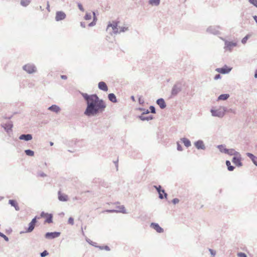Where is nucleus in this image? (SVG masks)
<instances>
[{"label": "nucleus", "mask_w": 257, "mask_h": 257, "mask_svg": "<svg viewBox=\"0 0 257 257\" xmlns=\"http://www.w3.org/2000/svg\"><path fill=\"white\" fill-rule=\"evenodd\" d=\"M87 104L84 114L87 116H95L102 113L106 105L103 100L100 99L96 94H88L80 92Z\"/></svg>", "instance_id": "obj_1"}, {"label": "nucleus", "mask_w": 257, "mask_h": 257, "mask_svg": "<svg viewBox=\"0 0 257 257\" xmlns=\"http://www.w3.org/2000/svg\"><path fill=\"white\" fill-rule=\"evenodd\" d=\"M226 111L227 108L224 106H220L217 109L212 108L210 110L211 115L213 116H217L218 117H222Z\"/></svg>", "instance_id": "obj_2"}, {"label": "nucleus", "mask_w": 257, "mask_h": 257, "mask_svg": "<svg viewBox=\"0 0 257 257\" xmlns=\"http://www.w3.org/2000/svg\"><path fill=\"white\" fill-rule=\"evenodd\" d=\"M182 89V84L180 81H177L173 85L171 95L173 96H176Z\"/></svg>", "instance_id": "obj_3"}, {"label": "nucleus", "mask_w": 257, "mask_h": 257, "mask_svg": "<svg viewBox=\"0 0 257 257\" xmlns=\"http://www.w3.org/2000/svg\"><path fill=\"white\" fill-rule=\"evenodd\" d=\"M23 69L29 74H32L37 71V68L33 64L28 63L23 66Z\"/></svg>", "instance_id": "obj_4"}, {"label": "nucleus", "mask_w": 257, "mask_h": 257, "mask_svg": "<svg viewBox=\"0 0 257 257\" xmlns=\"http://www.w3.org/2000/svg\"><path fill=\"white\" fill-rule=\"evenodd\" d=\"M220 39L224 41L225 46L224 47V49L225 50H228L230 52H231L232 48L237 46L236 42L228 41L221 37L220 38Z\"/></svg>", "instance_id": "obj_5"}, {"label": "nucleus", "mask_w": 257, "mask_h": 257, "mask_svg": "<svg viewBox=\"0 0 257 257\" xmlns=\"http://www.w3.org/2000/svg\"><path fill=\"white\" fill-rule=\"evenodd\" d=\"M154 188H155L156 190L157 191L158 194H159V197L161 199H163L164 198H166L168 194L167 193L165 192V191L164 189H162V187L161 185L156 186L154 185Z\"/></svg>", "instance_id": "obj_6"}, {"label": "nucleus", "mask_w": 257, "mask_h": 257, "mask_svg": "<svg viewBox=\"0 0 257 257\" xmlns=\"http://www.w3.org/2000/svg\"><path fill=\"white\" fill-rule=\"evenodd\" d=\"M37 219H40L39 217L35 216L32 219L31 221L29 223V226L26 229V233H30L33 231L35 228L36 223L37 222Z\"/></svg>", "instance_id": "obj_7"}, {"label": "nucleus", "mask_w": 257, "mask_h": 257, "mask_svg": "<svg viewBox=\"0 0 257 257\" xmlns=\"http://www.w3.org/2000/svg\"><path fill=\"white\" fill-rule=\"evenodd\" d=\"M221 28L219 26H210L207 29V32L213 35H219L220 34L219 30Z\"/></svg>", "instance_id": "obj_8"}, {"label": "nucleus", "mask_w": 257, "mask_h": 257, "mask_svg": "<svg viewBox=\"0 0 257 257\" xmlns=\"http://www.w3.org/2000/svg\"><path fill=\"white\" fill-rule=\"evenodd\" d=\"M60 232H48L45 233V237L47 239H52L58 237L60 235Z\"/></svg>", "instance_id": "obj_9"}, {"label": "nucleus", "mask_w": 257, "mask_h": 257, "mask_svg": "<svg viewBox=\"0 0 257 257\" xmlns=\"http://www.w3.org/2000/svg\"><path fill=\"white\" fill-rule=\"evenodd\" d=\"M231 69H232L231 67H229L227 66V65H225L221 68H216L215 70H216V71H217L220 73H221L223 74H227L229 72H230L231 71Z\"/></svg>", "instance_id": "obj_10"}, {"label": "nucleus", "mask_w": 257, "mask_h": 257, "mask_svg": "<svg viewBox=\"0 0 257 257\" xmlns=\"http://www.w3.org/2000/svg\"><path fill=\"white\" fill-rule=\"evenodd\" d=\"M118 24L117 22H113L112 23H109L108 24L107 27V30L109 29V27H111L113 31L112 33L114 34H119V31L118 28Z\"/></svg>", "instance_id": "obj_11"}, {"label": "nucleus", "mask_w": 257, "mask_h": 257, "mask_svg": "<svg viewBox=\"0 0 257 257\" xmlns=\"http://www.w3.org/2000/svg\"><path fill=\"white\" fill-rule=\"evenodd\" d=\"M116 208L117 209H109L106 210V211L109 213L121 212L122 213H126L125 207L123 205L117 206Z\"/></svg>", "instance_id": "obj_12"}, {"label": "nucleus", "mask_w": 257, "mask_h": 257, "mask_svg": "<svg viewBox=\"0 0 257 257\" xmlns=\"http://www.w3.org/2000/svg\"><path fill=\"white\" fill-rule=\"evenodd\" d=\"M194 145L198 150H204L206 149L204 143L202 140H199L194 142Z\"/></svg>", "instance_id": "obj_13"}, {"label": "nucleus", "mask_w": 257, "mask_h": 257, "mask_svg": "<svg viewBox=\"0 0 257 257\" xmlns=\"http://www.w3.org/2000/svg\"><path fill=\"white\" fill-rule=\"evenodd\" d=\"M2 126L4 127L5 130L9 133V132L12 131V127L13 126V122L11 121H8V122L1 124Z\"/></svg>", "instance_id": "obj_14"}, {"label": "nucleus", "mask_w": 257, "mask_h": 257, "mask_svg": "<svg viewBox=\"0 0 257 257\" xmlns=\"http://www.w3.org/2000/svg\"><path fill=\"white\" fill-rule=\"evenodd\" d=\"M66 17V14L62 11H58L56 13L55 20L56 21H60L65 19Z\"/></svg>", "instance_id": "obj_15"}, {"label": "nucleus", "mask_w": 257, "mask_h": 257, "mask_svg": "<svg viewBox=\"0 0 257 257\" xmlns=\"http://www.w3.org/2000/svg\"><path fill=\"white\" fill-rule=\"evenodd\" d=\"M150 226L155 229L158 233H162L164 231V229L162 228L158 223H151Z\"/></svg>", "instance_id": "obj_16"}, {"label": "nucleus", "mask_w": 257, "mask_h": 257, "mask_svg": "<svg viewBox=\"0 0 257 257\" xmlns=\"http://www.w3.org/2000/svg\"><path fill=\"white\" fill-rule=\"evenodd\" d=\"M241 157H233L232 159V162L235 166H236L238 167H241L243 165L241 162Z\"/></svg>", "instance_id": "obj_17"}, {"label": "nucleus", "mask_w": 257, "mask_h": 257, "mask_svg": "<svg viewBox=\"0 0 257 257\" xmlns=\"http://www.w3.org/2000/svg\"><path fill=\"white\" fill-rule=\"evenodd\" d=\"M58 199L60 201L65 202L68 200V196L64 193H62L61 191H58Z\"/></svg>", "instance_id": "obj_18"}, {"label": "nucleus", "mask_w": 257, "mask_h": 257, "mask_svg": "<svg viewBox=\"0 0 257 257\" xmlns=\"http://www.w3.org/2000/svg\"><path fill=\"white\" fill-rule=\"evenodd\" d=\"M33 139L31 134H22L19 137V139L21 140H24L25 141H31Z\"/></svg>", "instance_id": "obj_19"}, {"label": "nucleus", "mask_w": 257, "mask_h": 257, "mask_svg": "<svg viewBox=\"0 0 257 257\" xmlns=\"http://www.w3.org/2000/svg\"><path fill=\"white\" fill-rule=\"evenodd\" d=\"M48 109L50 111L58 113V112H60L61 108L59 106L55 104H53L49 106L48 108Z\"/></svg>", "instance_id": "obj_20"}, {"label": "nucleus", "mask_w": 257, "mask_h": 257, "mask_svg": "<svg viewBox=\"0 0 257 257\" xmlns=\"http://www.w3.org/2000/svg\"><path fill=\"white\" fill-rule=\"evenodd\" d=\"M246 155L251 160L253 164L257 167V157L250 153H247Z\"/></svg>", "instance_id": "obj_21"}, {"label": "nucleus", "mask_w": 257, "mask_h": 257, "mask_svg": "<svg viewBox=\"0 0 257 257\" xmlns=\"http://www.w3.org/2000/svg\"><path fill=\"white\" fill-rule=\"evenodd\" d=\"M98 88L104 91H107L108 90V87L105 82L103 81H100L98 84Z\"/></svg>", "instance_id": "obj_22"}, {"label": "nucleus", "mask_w": 257, "mask_h": 257, "mask_svg": "<svg viewBox=\"0 0 257 257\" xmlns=\"http://www.w3.org/2000/svg\"><path fill=\"white\" fill-rule=\"evenodd\" d=\"M156 103L161 109H164L166 107V104L165 100L162 98L157 99Z\"/></svg>", "instance_id": "obj_23"}, {"label": "nucleus", "mask_w": 257, "mask_h": 257, "mask_svg": "<svg viewBox=\"0 0 257 257\" xmlns=\"http://www.w3.org/2000/svg\"><path fill=\"white\" fill-rule=\"evenodd\" d=\"M9 203L12 206L15 207L16 210L19 211L20 207L18 205V203L15 200L11 199L9 200Z\"/></svg>", "instance_id": "obj_24"}, {"label": "nucleus", "mask_w": 257, "mask_h": 257, "mask_svg": "<svg viewBox=\"0 0 257 257\" xmlns=\"http://www.w3.org/2000/svg\"><path fill=\"white\" fill-rule=\"evenodd\" d=\"M138 117L141 120H143V121H145V120L149 121L150 120H152L154 118L152 115H150L148 116H143V115H139L138 116Z\"/></svg>", "instance_id": "obj_25"}, {"label": "nucleus", "mask_w": 257, "mask_h": 257, "mask_svg": "<svg viewBox=\"0 0 257 257\" xmlns=\"http://www.w3.org/2000/svg\"><path fill=\"white\" fill-rule=\"evenodd\" d=\"M181 141L184 144L185 146L187 148L189 147L191 145L190 140L186 138H181Z\"/></svg>", "instance_id": "obj_26"}, {"label": "nucleus", "mask_w": 257, "mask_h": 257, "mask_svg": "<svg viewBox=\"0 0 257 257\" xmlns=\"http://www.w3.org/2000/svg\"><path fill=\"white\" fill-rule=\"evenodd\" d=\"M108 98L110 101H111L112 102H113V103H116L117 101L115 94L113 93H109L108 95Z\"/></svg>", "instance_id": "obj_27"}, {"label": "nucleus", "mask_w": 257, "mask_h": 257, "mask_svg": "<svg viewBox=\"0 0 257 257\" xmlns=\"http://www.w3.org/2000/svg\"><path fill=\"white\" fill-rule=\"evenodd\" d=\"M217 148L221 153L226 154L228 149L226 148L224 145H219L217 146Z\"/></svg>", "instance_id": "obj_28"}, {"label": "nucleus", "mask_w": 257, "mask_h": 257, "mask_svg": "<svg viewBox=\"0 0 257 257\" xmlns=\"http://www.w3.org/2000/svg\"><path fill=\"white\" fill-rule=\"evenodd\" d=\"M229 97V95L228 94H222L218 96L217 100H225Z\"/></svg>", "instance_id": "obj_29"}, {"label": "nucleus", "mask_w": 257, "mask_h": 257, "mask_svg": "<svg viewBox=\"0 0 257 257\" xmlns=\"http://www.w3.org/2000/svg\"><path fill=\"white\" fill-rule=\"evenodd\" d=\"M225 164L227 167L228 170L229 171H232L235 169V167L231 165L230 162L228 160L226 161Z\"/></svg>", "instance_id": "obj_30"}, {"label": "nucleus", "mask_w": 257, "mask_h": 257, "mask_svg": "<svg viewBox=\"0 0 257 257\" xmlns=\"http://www.w3.org/2000/svg\"><path fill=\"white\" fill-rule=\"evenodd\" d=\"M149 3L152 6H157L160 3V0H149Z\"/></svg>", "instance_id": "obj_31"}, {"label": "nucleus", "mask_w": 257, "mask_h": 257, "mask_svg": "<svg viewBox=\"0 0 257 257\" xmlns=\"http://www.w3.org/2000/svg\"><path fill=\"white\" fill-rule=\"evenodd\" d=\"M45 222L48 223H50L53 222V215L52 214H48L47 215V218L45 220Z\"/></svg>", "instance_id": "obj_32"}, {"label": "nucleus", "mask_w": 257, "mask_h": 257, "mask_svg": "<svg viewBox=\"0 0 257 257\" xmlns=\"http://www.w3.org/2000/svg\"><path fill=\"white\" fill-rule=\"evenodd\" d=\"M25 153L28 156L32 157L34 155V152L30 149L25 150Z\"/></svg>", "instance_id": "obj_33"}, {"label": "nucleus", "mask_w": 257, "mask_h": 257, "mask_svg": "<svg viewBox=\"0 0 257 257\" xmlns=\"http://www.w3.org/2000/svg\"><path fill=\"white\" fill-rule=\"evenodd\" d=\"M31 0H21V4L24 7H26L30 3Z\"/></svg>", "instance_id": "obj_34"}, {"label": "nucleus", "mask_w": 257, "mask_h": 257, "mask_svg": "<svg viewBox=\"0 0 257 257\" xmlns=\"http://www.w3.org/2000/svg\"><path fill=\"white\" fill-rule=\"evenodd\" d=\"M96 247L99 248L100 249H101V250L105 249L107 251H109L110 249L109 247L107 245H104V246L97 245V246H96Z\"/></svg>", "instance_id": "obj_35"}, {"label": "nucleus", "mask_w": 257, "mask_h": 257, "mask_svg": "<svg viewBox=\"0 0 257 257\" xmlns=\"http://www.w3.org/2000/svg\"><path fill=\"white\" fill-rule=\"evenodd\" d=\"M119 34L121 32H124L128 30V28L126 27H119Z\"/></svg>", "instance_id": "obj_36"}, {"label": "nucleus", "mask_w": 257, "mask_h": 257, "mask_svg": "<svg viewBox=\"0 0 257 257\" xmlns=\"http://www.w3.org/2000/svg\"><path fill=\"white\" fill-rule=\"evenodd\" d=\"M250 37V35H246L242 40H241V43L243 44H245L247 40L249 39V38Z\"/></svg>", "instance_id": "obj_37"}, {"label": "nucleus", "mask_w": 257, "mask_h": 257, "mask_svg": "<svg viewBox=\"0 0 257 257\" xmlns=\"http://www.w3.org/2000/svg\"><path fill=\"white\" fill-rule=\"evenodd\" d=\"M86 241L88 243H89L90 244L95 246V247H96L97 246V245H96V242H93L92 241H91L90 239L86 238Z\"/></svg>", "instance_id": "obj_38"}, {"label": "nucleus", "mask_w": 257, "mask_h": 257, "mask_svg": "<svg viewBox=\"0 0 257 257\" xmlns=\"http://www.w3.org/2000/svg\"><path fill=\"white\" fill-rule=\"evenodd\" d=\"M91 17H92V16H91V14H90V13H87L85 14V16H84V19H85L86 20H91Z\"/></svg>", "instance_id": "obj_39"}, {"label": "nucleus", "mask_w": 257, "mask_h": 257, "mask_svg": "<svg viewBox=\"0 0 257 257\" xmlns=\"http://www.w3.org/2000/svg\"><path fill=\"white\" fill-rule=\"evenodd\" d=\"M234 151V149H227L226 154H227L229 156H233Z\"/></svg>", "instance_id": "obj_40"}, {"label": "nucleus", "mask_w": 257, "mask_h": 257, "mask_svg": "<svg viewBox=\"0 0 257 257\" xmlns=\"http://www.w3.org/2000/svg\"><path fill=\"white\" fill-rule=\"evenodd\" d=\"M48 254H49V252L46 250H45L43 252L40 253L41 257H45L46 256L48 255Z\"/></svg>", "instance_id": "obj_41"}, {"label": "nucleus", "mask_w": 257, "mask_h": 257, "mask_svg": "<svg viewBox=\"0 0 257 257\" xmlns=\"http://www.w3.org/2000/svg\"><path fill=\"white\" fill-rule=\"evenodd\" d=\"M0 236L3 237L6 241H8L9 240L8 237H7L6 235L1 232H0Z\"/></svg>", "instance_id": "obj_42"}, {"label": "nucleus", "mask_w": 257, "mask_h": 257, "mask_svg": "<svg viewBox=\"0 0 257 257\" xmlns=\"http://www.w3.org/2000/svg\"><path fill=\"white\" fill-rule=\"evenodd\" d=\"M233 156H234L233 157H237V158L241 157L240 154L239 152L236 151L235 150L233 152Z\"/></svg>", "instance_id": "obj_43"}, {"label": "nucleus", "mask_w": 257, "mask_h": 257, "mask_svg": "<svg viewBox=\"0 0 257 257\" xmlns=\"http://www.w3.org/2000/svg\"><path fill=\"white\" fill-rule=\"evenodd\" d=\"M150 108V111L152 113H156V108L155 107L153 106V105H151L149 107Z\"/></svg>", "instance_id": "obj_44"}, {"label": "nucleus", "mask_w": 257, "mask_h": 257, "mask_svg": "<svg viewBox=\"0 0 257 257\" xmlns=\"http://www.w3.org/2000/svg\"><path fill=\"white\" fill-rule=\"evenodd\" d=\"M249 2L257 8V0H248Z\"/></svg>", "instance_id": "obj_45"}, {"label": "nucleus", "mask_w": 257, "mask_h": 257, "mask_svg": "<svg viewBox=\"0 0 257 257\" xmlns=\"http://www.w3.org/2000/svg\"><path fill=\"white\" fill-rule=\"evenodd\" d=\"M68 224H71L72 225H73L74 224L73 218L72 217H69L68 219Z\"/></svg>", "instance_id": "obj_46"}, {"label": "nucleus", "mask_w": 257, "mask_h": 257, "mask_svg": "<svg viewBox=\"0 0 257 257\" xmlns=\"http://www.w3.org/2000/svg\"><path fill=\"white\" fill-rule=\"evenodd\" d=\"M177 149L179 151H182L183 150V148L182 146L179 144V143L177 142Z\"/></svg>", "instance_id": "obj_47"}, {"label": "nucleus", "mask_w": 257, "mask_h": 257, "mask_svg": "<svg viewBox=\"0 0 257 257\" xmlns=\"http://www.w3.org/2000/svg\"><path fill=\"white\" fill-rule=\"evenodd\" d=\"M238 257H247L246 254L244 252H239L237 253Z\"/></svg>", "instance_id": "obj_48"}, {"label": "nucleus", "mask_w": 257, "mask_h": 257, "mask_svg": "<svg viewBox=\"0 0 257 257\" xmlns=\"http://www.w3.org/2000/svg\"><path fill=\"white\" fill-rule=\"evenodd\" d=\"M78 7L79 8V9L81 11V12H84V9L82 6V5H81V4L80 3H78Z\"/></svg>", "instance_id": "obj_49"}, {"label": "nucleus", "mask_w": 257, "mask_h": 257, "mask_svg": "<svg viewBox=\"0 0 257 257\" xmlns=\"http://www.w3.org/2000/svg\"><path fill=\"white\" fill-rule=\"evenodd\" d=\"M38 176L41 177H45L46 176V174H45L44 172H40L38 173Z\"/></svg>", "instance_id": "obj_50"}, {"label": "nucleus", "mask_w": 257, "mask_h": 257, "mask_svg": "<svg viewBox=\"0 0 257 257\" xmlns=\"http://www.w3.org/2000/svg\"><path fill=\"white\" fill-rule=\"evenodd\" d=\"M209 251L210 253V254H211V255H212L213 256H214L216 254V251L215 250H214L213 249H209Z\"/></svg>", "instance_id": "obj_51"}, {"label": "nucleus", "mask_w": 257, "mask_h": 257, "mask_svg": "<svg viewBox=\"0 0 257 257\" xmlns=\"http://www.w3.org/2000/svg\"><path fill=\"white\" fill-rule=\"evenodd\" d=\"M179 199L176 198H174L172 201V202L174 204H176L178 203H179Z\"/></svg>", "instance_id": "obj_52"}, {"label": "nucleus", "mask_w": 257, "mask_h": 257, "mask_svg": "<svg viewBox=\"0 0 257 257\" xmlns=\"http://www.w3.org/2000/svg\"><path fill=\"white\" fill-rule=\"evenodd\" d=\"M139 102L140 104H143L144 103V100L142 96H140L139 98Z\"/></svg>", "instance_id": "obj_53"}, {"label": "nucleus", "mask_w": 257, "mask_h": 257, "mask_svg": "<svg viewBox=\"0 0 257 257\" xmlns=\"http://www.w3.org/2000/svg\"><path fill=\"white\" fill-rule=\"evenodd\" d=\"M48 214V213H45L44 211H42L40 214V217H44L45 216H47Z\"/></svg>", "instance_id": "obj_54"}, {"label": "nucleus", "mask_w": 257, "mask_h": 257, "mask_svg": "<svg viewBox=\"0 0 257 257\" xmlns=\"http://www.w3.org/2000/svg\"><path fill=\"white\" fill-rule=\"evenodd\" d=\"M150 112V111H149V110H148V109L146 110L145 109V110H144V111L142 112L141 115H143V116H144L145 114H149Z\"/></svg>", "instance_id": "obj_55"}, {"label": "nucleus", "mask_w": 257, "mask_h": 257, "mask_svg": "<svg viewBox=\"0 0 257 257\" xmlns=\"http://www.w3.org/2000/svg\"><path fill=\"white\" fill-rule=\"evenodd\" d=\"M92 14H93V21L95 22L96 23V22L97 21V18L95 15V13L94 12H93Z\"/></svg>", "instance_id": "obj_56"}, {"label": "nucleus", "mask_w": 257, "mask_h": 257, "mask_svg": "<svg viewBox=\"0 0 257 257\" xmlns=\"http://www.w3.org/2000/svg\"><path fill=\"white\" fill-rule=\"evenodd\" d=\"M221 78V76L220 74H216L214 76V80H217L218 79H220Z\"/></svg>", "instance_id": "obj_57"}, {"label": "nucleus", "mask_w": 257, "mask_h": 257, "mask_svg": "<svg viewBox=\"0 0 257 257\" xmlns=\"http://www.w3.org/2000/svg\"><path fill=\"white\" fill-rule=\"evenodd\" d=\"M95 24H96V23L95 22L92 21V22H91L90 23H89L88 24V26L89 27H92V26L95 25Z\"/></svg>", "instance_id": "obj_58"}, {"label": "nucleus", "mask_w": 257, "mask_h": 257, "mask_svg": "<svg viewBox=\"0 0 257 257\" xmlns=\"http://www.w3.org/2000/svg\"><path fill=\"white\" fill-rule=\"evenodd\" d=\"M47 10L50 12V5H49V2H47V8H46Z\"/></svg>", "instance_id": "obj_59"}, {"label": "nucleus", "mask_w": 257, "mask_h": 257, "mask_svg": "<svg viewBox=\"0 0 257 257\" xmlns=\"http://www.w3.org/2000/svg\"><path fill=\"white\" fill-rule=\"evenodd\" d=\"M80 26L83 28H85V24L84 22H81Z\"/></svg>", "instance_id": "obj_60"}, {"label": "nucleus", "mask_w": 257, "mask_h": 257, "mask_svg": "<svg viewBox=\"0 0 257 257\" xmlns=\"http://www.w3.org/2000/svg\"><path fill=\"white\" fill-rule=\"evenodd\" d=\"M61 78L63 79H66L67 77L66 75H61Z\"/></svg>", "instance_id": "obj_61"}, {"label": "nucleus", "mask_w": 257, "mask_h": 257, "mask_svg": "<svg viewBox=\"0 0 257 257\" xmlns=\"http://www.w3.org/2000/svg\"><path fill=\"white\" fill-rule=\"evenodd\" d=\"M253 19H254V20L255 21V23L257 24V16H253Z\"/></svg>", "instance_id": "obj_62"}, {"label": "nucleus", "mask_w": 257, "mask_h": 257, "mask_svg": "<svg viewBox=\"0 0 257 257\" xmlns=\"http://www.w3.org/2000/svg\"><path fill=\"white\" fill-rule=\"evenodd\" d=\"M114 163H115V166H116V169L117 170L118 169L117 168H118V160H117L115 162H114Z\"/></svg>", "instance_id": "obj_63"}, {"label": "nucleus", "mask_w": 257, "mask_h": 257, "mask_svg": "<svg viewBox=\"0 0 257 257\" xmlns=\"http://www.w3.org/2000/svg\"><path fill=\"white\" fill-rule=\"evenodd\" d=\"M254 77L256 78H257V69L255 71Z\"/></svg>", "instance_id": "obj_64"}]
</instances>
